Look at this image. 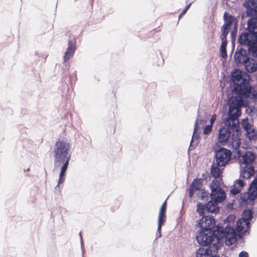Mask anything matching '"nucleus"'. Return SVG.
Returning <instances> with one entry per match:
<instances>
[{
    "label": "nucleus",
    "mask_w": 257,
    "mask_h": 257,
    "mask_svg": "<svg viewBox=\"0 0 257 257\" xmlns=\"http://www.w3.org/2000/svg\"><path fill=\"white\" fill-rule=\"evenodd\" d=\"M196 1V0H186V2H190V3H191V4H192V3H193V2H194V1Z\"/></svg>",
    "instance_id": "4c0bfd02"
},
{
    "label": "nucleus",
    "mask_w": 257,
    "mask_h": 257,
    "mask_svg": "<svg viewBox=\"0 0 257 257\" xmlns=\"http://www.w3.org/2000/svg\"><path fill=\"white\" fill-rule=\"evenodd\" d=\"M221 41H226V37L228 34L229 30L222 28L221 29Z\"/></svg>",
    "instance_id": "c756f323"
},
{
    "label": "nucleus",
    "mask_w": 257,
    "mask_h": 257,
    "mask_svg": "<svg viewBox=\"0 0 257 257\" xmlns=\"http://www.w3.org/2000/svg\"><path fill=\"white\" fill-rule=\"evenodd\" d=\"M196 190H197L196 189H195L194 188H193V187L190 186V189L189 190V196L190 198H191L193 196L194 192L195 191H196Z\"/></svg>",
    "instance_id": "473e14b6"
},
{
    "label": "nucleus",
    "mask_w": 257,
    "mask_h": 257,
    "mask_svg": "<svg viewBox=\"0 0 257 257\" xmlns=\"http://www.w3.org/2000/svg\"><path fill=\"white\" fill-rule=\"evenodd\" d=\"M242 45L247 46V51L254 58H257V35L255 33L247 32L242 33L238 38Z\"/></svg>",
    "instance_id": "423d86ee"
},
{
    "label": "nucleus",
    "mask_w": 257,
    "mask_h": 257,
    "mask_svg": "<svg viewBox=\"0 0 257 257\" xmlns=\"http://www.w3.org/2000/svg\"><path fill=\"white\" fill-rule=\"evenodd\" d=\"M217 230L206 231L201 230L196 236L198 243L202 246L220 243V247L223 245V241L227 245H230L235 242V233L232 227L227 225L225 228L217 227Z\"/></svg>",
    "instance_id": "f03ea898"
},
{
    "label": "nucleus",
    "mask_w": 257,
    "mask_h": 257,
    "mask_svg": "<svg viewBox=\"0 0 257 257\" xmlns=\"http://www.w3.org/2000/svg\"><path fill=\"white\" fill-rule=\"evenodd\" d=\"M159 233L157 232V233H156V238H159V237H158V236H159Z\"/></svg>",
    "instance_id": "58836bf2"
},
{
    "label": "nucleus",
    "mask_w": 257,
    "mask_h": 257,
    "mask_svg": "<svg viewBox=\"0 0 257 257\" xmlns=\"http://www.w3.org/2000/svg\"><path fill=\"white\" fill-rule=\"evenodd\" d=\"M242 148H243V149H246L247 148V144H242Z\"/></svg>",
    "instance_id": "e433bc0d"
},
{
    "label": "nucleus",
    "mask_w": 257,
    "mask_h": 257,
    "mask_svg": "<svg viewBox=\"0 0 257 257\" xmlns=\"http://www.w3.org/2000/svg\"><path fill=\"white\" fill-rule=\"evenodd\" d=\"M248 53L249 52L242 48L239 49L237 48L234 55L235 62L236 64H241L244 66L249 58L248 56Z\"/></svg>",
    "instance_id": "2eb2a0df"
},
{
    "label": "nucleus",
    "mask_w": 257,
    "mask_h": 257,
    "mask_svg": "<svg viewBox=\"0 0 257 257\" xmlns=\"http://www.w3.org/2000/svg\"><path fill=\"white\" fill-rule=\"evenodd\" d=\"M230 217H231V218H233V219H234V216H231Z\"/></svg>",
    "instance_id": "79ce46f5"
},
{
    "label": "nucleus",
    "mask_w": 257,
    "mask_h": 257,
    "mask_svg": "<svg viewBox=\"0 0 257 257\" xmlns=\"http://www.w3.org/2000/svg\"><path fill=\"white\" fill-rule=\"evenodd\" d=\"M231 80L234 84V93L237 95H242L245 98L249 97L257 102V90L248 86L249 76L239 70H235L231 74Z\"/></svg>",
    "instance_id": "20e7f679"
},
{
    "label": "nucleus",
    "mask_w": 257,
    "mask_h": 257,
    "mask_svg": "<svg viewBox=\"0 0 257 257\" xmlns=\"http://www.w3.org/2000/svg\"><path fill=\"white\" fill-rule=\"evenodd\" d=\"M246 71L253 72L257 70V61H254L253 59L248 58V60L244 65Z\"/></svg>",
    "instance_id": "412c9836"
},
{
    "label": "nucleus",
    "mask_w": 257,
    "mask_h": 257,
    "mask_svg": "<svg viewBox=\"0 0 257 257\" xmlns=\"http://www.w3.org/2000/svg\"><path fill=\"white\" fill-rule=\"evenodd\" d=\"M191 5V3H190V4H189L185 7L184 9L181 12V14L179 16V19H180V18L186 13L187 11L189 9Z\"/></svg>",
    "instance_id": "2f4dec72"
},
{
    "label": "nucleus",
    "mask_w": 257,
    "mask_h": 257,
    "mask_svg": "<svg viewBox=\"0 0 257 257\" xmlns=\"http://www.w3.org/2000/svg\"><path fill=\"white\" fill-rule=\"evenodd\" d=\"M230 128L231 127H223L219 130L218 140V142L224 145L227 144L231 148V142L232 141V138L235 137H238L237 136H232V137L231 138V132L230 130Z\"/></svg>",
    "instance_id": "9b49d317"
},
{
    "label": "nucleus",
    "mask_w": 257,
    "mask_h": 257,
    "mask_svg": "<svg viewBox=\"0 0 257 257\" xmlns=\"http://www.w3.org/2000/svg\"><path fill=\"white\" fill-rule=\"evenodd\" d=\"M202 184V181L201 179H196L194 180L190 186L198 190L201 188Z\"/></svg>",
    "instance_id": "bb28decb"
},
{
    "label": "nucleus",
    "mask_w": 257,
    "mask_h": 257,
    "mask_svg": "<svg viewBox=\"0 0 257 257\" xmlns=\"http://www.w3.org/2000/svg\"><path fill=\"white\" fill-rule=\"evenodd\" d=\"M252 218V212L250 210H244L242 214V218L241 219H243L244 221L250 222V220Z\"/></svg>",
    "instance_id": "b1692460"
},
{
    "label": "nucleus",
    "mask_w": 257,
    "mask_h": 257,
    "mask_svg": "<svg viewBox=\"0 0 257 257\" xmlns=\"http://www.w3.org/2000/svg\"><path fill=\"white\" fill-rule=\"evenodd\" d=\"M219 166H217L216 164L214 163L210 169V173L213 177L214 178V180H217L219 178L222 174V170L219 168Z\"/></svg>",
    "instance_id": "4be33fe9"
},
{
    "label": "nucleus",
    "mask_w": 257,
    "mask_h": 257,
    "mask_svg": "<svg viewBox=\"0 0 257 257\" xmlns=\"http://www.w3.org/2000/svg\"><path fill=\"white\" fill-rule=\"evenodd\" d=\"M71 143L67 140H60L57 141L53 148L54 165L55 169L60 168V172L58 181V187L65 181V173L68 167L71 154Z\"/></svg>",
    "instance_id": "7ed1b4c3"
},
{
    "label": "nucleus",
    "mask_w": 257,
    "mask_h": 257,
    "mask_svg": "<svg viewBox=\"0 0 257 257\" xmlns=\"http://www.w3.org/2000/svg\"><path fill=\"white\" fill-rule=\"evenodd\" d=\"M219 247H220V243H214L207 248L200 247L196 250V257H209L212 254H216Z\"/></svg>",
    "instance_id": "4468645a"
},
{
    "label": "nucleus",
    "mask_w": 257,
    "mask_h": 257,
    "mask_svg": "<svg viewBox=\"0 0 257 257\" xmlns=\"http://www.w3.org/2000/svg\"><path fill=\"white\" fill-rule=\"evenodd\" d=\"M216 119V114L212 115V116L211 117V118L210 119V124H211L212 126H213V124L214 123V122L215 121Z\"/></svg>",
    "instance_id": "f704fd0d"
},
{
    "label": "nucleus",
    "mask_w": 257,
    "mask_h": 257,
    "mask_svg": "<svg viewBox=\"0 0 257 257\" xmlns=\"http://www.w3.org/2000/svg\"><path fill=\"white\" fill-rule=\"evenodd\" d=\"M79 234H80V235L81 239V240H82V236H81V232H80V233H79Z\"/></svg>",
    "instance_id": "ea45409f"
},
{
    "label": "nucleus",
    "mask_w": 257,
    "mask_h": 257,
    "mask_svg": "<svg viewBox=\"0 0 257 257\" xmlns=\"http://www.w3.org/2000/svg\"><path fill=\"white\" fill-rule=\"evenodd\" d=\"M247 16H257L256 0H246L243 4Z\"/></svg>",
    "instance_id": "dca6fc26"
},
{
    "label": "nucleus",
    "mask_w": 257,
    "mask_h": 257,
    "mask_svg": "<svg viewBox=\"0 0 257 257\" xmlns=\"http://www.w3.org/2000/svg\"><path fill=\"white\" fill-rule=\"evenodd\" d=\"M240 199L242 202L250 203L257 197V176L249 186L248 192L240 194Z\"/></svg>",
    "instance_id": "9d476101"
},
{
    "label": "nucleus",
    "mask_w": 257,
    "mask_h": 257,
    "mask_svg": "<svg viewBox=\"0 0 257 257\" xmlns=\"http://www.w3.org/2000/svg\"><path fill=\"white\" fill-rule=\"evenodd\" d=\"M208 194L207 193L204 191H202L200 192L199 197H200L201 199H205L206 197H207Z\"/></svg>",
    "instance_id": "72a5a7b5"
},
{
    "label": "nucleus",
    "mask_w": 257,
    "mask_h": 257,
    "mask_svg": "<svg viewBox=\"0 0 257 257\" xmlns=\"http://www.w3.org/2000/svg\"><path fill=\"white\" fill-rule=\"evenodd\" d=\"M200 228L206 231L217 230V227L223 228L219 226H215V219L211 216H203L199 222Z\"/></svg>",
    "instance_id": "f8f14e48"
},
{
    "label": "nucleus",
    "mask_w": 257,
    "mask_h": 257,
    "mask_svg": "<svg viewBox=\"0 0 257 257\" xmlns=\"http://www.w3.org/2000/svg\"><path fill=\"white\" fill-rule=\"evenodd\" d=\"M166 201H165L162 205L161 206V207L159 211V218L166 219Z\"/></svg>",
    "instance_id": "393cba45"
},
{
    "label": "nucleus",
    "mask_w": 257,
    "mask_h": 257,
    "mask_svg": "<svg viewBox=\"0 0 257 257\" xmlns=\"http://www.w3.org/2000/svg\"><path fill=\"white\" fill-rule=\"evenodd\" d=\"M166 219L159 218H158V229L157 232L159 233V235L158 236V237H161V228L162 225L165 222Z\"/></svg>",
    "instance_id": "c85d7f7f"
},
{
    "label": "nucleus",
    "mask_w": 257,
    "mask_h": 257,
    "mask_svg": "<svg viewBox=\"0 0 257 257\" xmlns=\"http://www.w3.org/2000/svg\"><path fill=\"white\" fill-rule=\"evenodd\" d=\"M231 149L233 153L236 154L235 156L238 158V162L240 166V178L234 181L232 187L230 190V193L232 196H239L241 189L244 185L243 179H248L254 173L253 167L251 164L255 159V155L251 152H247L242 154L239 150L241 145V140L237 137L232 138L231 142Z\"/></svg>",
    "instance_id": "f257e3e1"
},
{
    "label": "nucleus",
    "mask_w": 257,
    "mask_h": 257,
    "mask_svg": "<svg viewBox=\"0 0 257 257\" xmlns=\"http://www.w3.org/2000/svg\"><path fill=\"white\" fill-rule=\"evenodd\" d=\"M242 95L232 96L228 100V116L224 121V124L232 128H236L238 126V117L241 114L240 108L244 105Z\"/></svg>",
    "instance_id": "39448f33"
},
{
    "label": "nucleus",
    "mask_w": 257,
    "mask_h": 257,
    "mask_svg": "<svg viewBox=\"0 0 257 257\" xmlns=\"http://www.w3.org/2000/svg\"><path fill=\"white\" fill-rule=\"evenodd\" d=\"M217 202L214 200L209 201L205 206L206 210L211 213H215L219 210V207L217 206Z\"/></svg>",
    "instance_id": "5701e85b"
},
{
    "label": "nucleus",
    "mask_w": 257,
    "mask_h": 257,
    "mask_svg": "<svg viewBox=\"0 0 257 257\" xmlns=\"http://www.w3.org/2000/svg\"><path fill=\"white\" fill-rule=\"evenodd\" d=\"M238 257H248V254L247 252L242 251L239 253Z\"/></svg>",
    "instance_id": "c9c22d12"
},
{
    "label": "nucleus",
    "mask_w": 257,
    "mask_h": 257,
    "mask_svg": "<svg viewBox=\"0 0 257 257\" xmlns=\"http://www.w3.org/2000/svg\"><path fill=\"white\" fill-rule=\"evenodd\" d=\"M205 210L206 208L204 205H202L201 203L197 204L196 211L200 216L204 215Z\"/></svg>",
    "instance_id": "cd10ccee"
},
{
    "label": "nucleus",
    "mask_w": 257,
    "mask_h": 257,
    "mask_svg": "<svg viewBox=\"0 0 257 257\" xmlns=\"http://www.w3.org/2000/svg\"><path fill=\"white\" fill-rule=\"evenodd\" d=\"M250 222L243 220V219H239L236 223V229L235 230L230 225H228L232 227L234 233H235V241L237 236L240 237L242 235H245L249 229Z\"/></svg>",
    "instance_id": "ddd939ff"
},
{
    "label": "nucleus",
    "mask_w": 257,
    "mask_h": 257,
    "mask_svg": "<svg viewBox=\"0 0 257 257\" xmlns=\"http://www.w3.org/2000/svg\"><path fill=\"white\" fill-rule=\"evenodd\" d=\"M221 44L220 46V52L221 54V56L224 59L226 58L227 57V53H226V45H227V41H221Z\"/></svg>",
    "instance_id": "a878e982"
},
{
    "label": "nucleus",
    "mask_w": 257,
    "mask_h": 257,
    "mask_svg": "<svg viewBox=\"0 0 257 257\" xmlns=\"http://www.w3.org/2000/svg\"><path fill=\"white\" fill-rule=\"evenodd\" d=\"M220 184L218 180H213L210 185L211 190L210 196L212 200L218 203L223 201L226 197L224 191L219 186Z\"/></svg>",
    "instance_id": "0eeeda50"
},
{
    "label": "nucleus",
    "mask_w": 257,
    "mask_h": 257,
    "mask_svg": "<svg viewBox=\"0 0 257 257\" xmlns=\"http://www.w3.org/2000/svg\"><path fill=\"white\" fill-rule=\"evenodd\" d=\"M244 15H245V14H243V15H242V17H244Z\"/></svg>",
    "instance_id": "37998d69"
},
{
    "label": "nucleus",
    "mask_w": 257,
    "mask_h": 257,
    "mask_svg": "<svg viewBox=\"0 0 257 257\" xmlns=\"http://www.w3.org/2000/svg\"><path fill=\"white\" fill-rule=\"evenodd\" d=\"M248 20L247 31L257 35V16H251Z\"/></svg>",
    "instance_id": "aec40b11"
},
{
    "label": "nucleus",
    "mask_w": 257,
    "mask_h": 257,
    "mask_svg": "<svg viewBox=\"0 0 257 257\" xmlns=\"http://www.w3.org/2000/svg\"><path fill=\"white\" fill-rule=\"evenodd\" d=\"M231 152L224 148H220L215 152V162L217 166L224 167L231 159Z\"/></svg>",
    "instance_id": "1a4fd4ad"
},
{
    "label": "nucleus",
    "mask_w": 257,
    "mask_h": 257,
    "mask_svg": "<svg viewBox=\"0 0 257 257\" xmlns=\"http://www.w3.org/2000/svg\"><path fill=\"white\" fill-rule=\"evenodd\" d=\"M223 19L225 23L223 25L222 28L229 30L231 26H233L236 32L237 27V21L236 19L233 16L228 15L226 12L224 14Z\"/></svg>",
    "instance_id": "f3484780"
},
{
    "label": "nucleus",
    "mask_w": 257,
    "mask_h": 257,
    "mask_svg": "<svg viewBox=\"0 0 257 257\" xmlns=\"http://www.w3.org/2000/svg\"><path fill=\"white\" fill-rule=\"evenodd\" d=\"M76 50L75 43L71 40L68 41V46L67 50L64 53V62H66L71 58L75 53Z\"/></svg>",
    "instance_id": "6ab92c4d"
},
{
    "label": "nucleus",
    "mask_w": 257,
    "mask_h": 257,
    "mask_svg": "<svg viewBox=\"0 0 257 257\" xmlns=\"http://www.w3.org/2000/svg\"><path fill=\"white\" fill-rule=\"evenodd\" d=\"M243 128L245 130L247 136L250 140L257 139V132L252 126L249 125L246 120H244L242 123Z\"/></svg>",
    "instance_id": "a211bd4d"
},
{
    "label": "nucleus",
    "mask_w": 257,
    "mask_h": 257,
    "mask_svg": "<svg viewBox=\"0 0 257 257\" xmlns=\"http://www.w3.org/2000/svg\"><path fill=\"white\" fill-rule=\"evenodd\" d=\"M199 111L197 112V117L195 121L193 134L190 143L189 149L192 150L196 147L198 144V140L200 138L199 135L202 132V129L203 128L205 123V120L200 118Z\"/></svg>",
    "instance_id": "6e6552de"
},
{
    "label": "nucleus",
    "mask_w": 257,
    "mask_h": 257,
    "mask_svg": "<svg viewBox=\"0 0 257 257\" xmlns=\"http://www.w3.org/2000/svg\"><path fill=\"white\" fill-rule=\"evenodd\" d=\"M233 32H234V31H232L231 32V35H233Z\"/></svg>",
    "instance_id": "a19ab883"
},
{
    "label": "nucleus",
    "mask_w": 257,
    "mask_h": 257,
    "mask_svg": "<svg viewBox=\"0 0 257 257\" xmlns=\"http://www.w3.org/2000/svg\"><path fill=\"white\" fill-rule=\"evenodd\" d=\"M212 126L211 124L206 125L203 131V134L204 135H209L212 130Z\"/></svg>",
    "instance_id": "7c9ffc66"
}]
</instances>
